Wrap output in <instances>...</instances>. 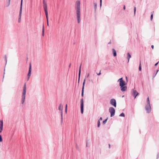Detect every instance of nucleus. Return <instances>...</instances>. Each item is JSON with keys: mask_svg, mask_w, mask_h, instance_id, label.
<instances>
[{"mask_svg": "<svg viewBox=\"0 0 159 159\" xmlns=\"http://www.w3.org/2000/svg\"><path fill=\"white\" fill-rule=\"evenodd\" d=\"M120 116L124 117L125 115L123 113H122L120 115Z\"/></svg>", "mask_w": 159, "mask_h": 159, "instance_id": "obj_28", "label": "nucleus"}, {"mask_svg": "<svg viewBox=\"0 0 159 159\" xmlns=\"http://www.w3.org/2000/svg\"><path fill=\"white\" fill-rule=\"evenodd\" d=\"M110 112L111 113V116H113L115 113V110H110Z\"/></svg>", "mask_w": 159, "mask_h": 159, "instance_id": "obj_14", "label": "nucleus"}, {"mask_svg": "<svg viewBox=\"0 0 159 159\" xmlns=\"http://www.w3.org/2000/svg\"><path fill=\"white\" fill-rule=\"evenodd\" d=\"M67 110H61V114L62 118V116L63 114L65 115L66 113Z\"/></svg>", "mask_w": 159, "mask_h": 159, "instance_id": "obj_13", "label": "nucleus"}, {"mask_svg": "<svg viewBox=\"0 0 159 159\" xmlns=\"http://www.w3.org/2000/svg\"><path fill=\"white\" fill-rule=\"evenodd\" d=\"M67 109V104H66V109Z\"/></svg>", "mask_w": 159, "mask_h": 159, "instance_id": "obj_43", "label": "nucleus"}, {"mask_svg": "<svg viewBox=\"0 0 159 159\" xmlns=\"http://www.w3.org/2000/svg\"><path fill=\"white\" fill-rule=\"evenodd\" d=\"M112 51L113 56L115 57H116V56L117 54L116 50L115 49L113 48L112 49Z\"/></svg>", "mask_w": 159, "mask_h": 159, "instance_id": "obj_16", "label": "nucleus"}, {"mask_svg": "<svg viewBox=\"0 0 159 159\" xmlns=\"http://www.w3.org/2000/svg\"><path fill=\"white\" fill-rule=\"evenodd\" d=\"M2 136L0 135V142H2Z\"/></svg>", "mask_w": 159, "mask_h": 159, "instance_id": "obj_31", "label": "nucleus"}, {"mask_svg": "<svg viewBox=\"0 0 159 159\" xmlns=\"http://www.w3.org/2000/svg\"><path fill=\"white\" fill-rule=\"evenodd\" d=\"M145 108V109H151V108L150 105V103H147V105L146 106Z\"/></svg>", "mask_w": 159, "mask_h": 159, "instance_id": "obj_15", "label": "nucleus"}, {"mask_svg": "<svg viewBox=\"0 0 159 159\" xmlns=\"http://www.w3.org/2000/svg\"><path fill=\"white\" fill-rule=\"evenodd\" d=\"M80 109H84V102L83 98L81 100Z\"/></svg>", "mask_w": 159, "mask_h": 159, "instance_id": "obj_12", "label": "nucleus"}, {"mask_svg": "<svg viewBox=\"0 0 159 159\" xmlns=\"http://www.w3.org/2000/svg\"><path fill=\"white\" fill-rule=\"evenodd\" d=\"M109 109H115L113 107H110Z\"/></svg>", "mask_w": 159, "mask_h": 159, "instance_id": "obj_36", "label": "nucleus"}, {"mask_svg": "<svg viewBox=\"0 0 159 159\" xmlns=\"http://www.w3.org/2000/svg\"><path fill=\"white\" fill-rule=\"evenodd\" d=\"M85 79H84V82L83 84V86L82 88V93H81V96L82 97L84 96V86L85 84Z\"/></svg>", "mask_w": 159, "mask_h": 159, "instance_id": "obj_8", "label": "nucleus"}, {"mask_svg": "<svg viewBox=\"0 0 159 159\" xmlns=\"http://www.w3.org/2000/svg\"><path fill=\"white\" fill-rule=\"evenodd\" d=\"M63 109V106L61 104H60L58 107V109Z\"/></svg>", "mask_w": 159, "mask_h": 159, "instance_id": "obj_21", "label": "nucleus"}, {"mask_svg": "<svg viewBox=\"0 0 159 159\" xmlns=\"http://www.w3.org/2000/svg\"><path fill=\"white\" fill-rule=\"evenodd\" d=\"M131 94L134 98H135L139 94V93L136 90L133 89L132 92L131 93Z\"/></svg>", "mask_w": 159, "mask_h": 159, "instance_id": "obj_5", "label": "nucleus"}, {"mask_svg": "<svg viewBox=\"0 0 159 159\" xmlns=\"http://www.w3.org/2000/svg\"><path fill=\"white\" fill-rule=\"evenodd\" d=\"M154 12V11H152L151 12V16L150 17L151 20L152 21V20L153 17V14Z\"/></svg>", "mask_w": 159, "mask_h": 159, "instance_id": "obj_19", "label": "nucleus"}, {"mask_svg": "<svg viewBox=\"0 0 159 159\" xmlns=\"http://www.w3.org/2000/svg\"><path fill=\"white\" fill-rule=\"evenodd\" d=\"M43 8L45 12L46 17L48 18V8L47 3L45 2V0H43Z\"/></svg>", "mask_w": 159, "mask_h": 159, "instance_id": "obj_4", "label": "nucleus"}, {"mask_svg": "<svg viewBox=\"0 0 159 159\" xmlns=\"http://www.w3.org/2000/svg\"><path fill=\"white\" fill-rule=\"evenodd\" d=\"M159 61H158L157 63H156L155 64V66H157V65H158V63H159Z\"/></svg>", "mask_w": 159, "mask_h": 159, "instance_id": "obj_34", "label": "nucleus"}, {"mask_svg": "<svg viewBox=\"0 0 159 159\" xmlns=\"http://www.w3.org/2000/svg\"><path fill=\"white\" fill-rule=\"evenodd\" d=\"M101 71L100 70L99 73H97V75H101Z\"/></svg>", "mask_w": 159, "mask_h": 159, "instance_id": "obj_35", "label": "nucleus"}, {"mask_svg": "<svg viewBox=\"0 0 159 159\" xmlns=\"http://www.w3.org/2000/svg\"><path fill=\"white\" fill-rule=\"evenodd\" d=\"M117 82L119 83V86L120 87L121 90L122 92H124L127 89L125 82L123 80V77H121L118 80Z\"/></svg>", "mask_w": 159, "mask_h": 159, "instance_id": "obj_2", "label": "nucleus"}, {"mask_svg": "<svg viewBox=\"0 0 159 159\" xmlns=\"http://www.w3.org/2000/svg\"><path fill=\"white\" fill-rule=\"evenodd\" d=\"M111 41H110L108 43V44H111Z\"/></svg>", "mask_w": 159, "mask_h": 159, "instance_id": "obj_44", "label": "nucleus"}, {"mask_svg": "<svg viewBox=\"0 0 159 159\" xmlns=\"http://www.w3.org/2000/svg\"><path fill=\"white\" fill-rule=\"evenodd\" d=\"M81 113L82 114H83L84 110H81Z\"/></svg>", "mask_w": 159, "mask_h": 159, "instance_id": "obj_40", "label": "nucleus"}, {"mask_svg": "<svg viewBox=\"0 0 159 159\" xmlns=\"http://www.w3.org/2000/svg\"><path fill=\"white\" fill-rule=\"evenodd\" d=\"M158 71H159L158 70H157V72H156V73L155 74V75H156V74H157V73L158 72Z\"/></svg>", "mask_w": 159, "mask_h": 159, "instance_id": "obj_41", "label": "nucleus"}, {"mask_svg": "<svg viewBox=\"0 0 159 159\" xmlns=\"http://www.w3.org/2000/svg\"><path fill=\"white\" fill-rule=\"evenodd\" d=\"M123 9L124 10H125V5H124L123 6Z\"/></svg>", "mask_w": 159, "mask_h": 159, "instance_id": "obj_38", "label": "nucleus"}, {"mask_svg": "<svg viewBox=\"0 0 159 159\" xmlns=\"http://www.w3.org/2000/svg\"><path fill=\"white\" fill-rule=\"evenodd\" d=\"M139 71H141V70L142 68H141V61H140V64L139 66Z\"/></svg>", "mask_w": 159, "mask_h": 159, "instance_id": "obj_23", "label": "nucleus"}, {"mask_svg": "<svg viewBox=\"0 0 159 159\" xmlns=\"http://www.w3.org/2000/svg\"><path fill=\"white\" fill-rule=\"evenodd\" d=\"M31 63H30V66H29V72L27 75V80H29L30 79V77L31 75Z\"/></svg>", "mask_w": 159, "mask_h": 159, "instance_id": "obj_6", "label": "nucleus"}, {"mask_svg": "<svg viewBox=\"0 0 159 159\" xmlns=\"http://www.w3.org/2000/svg\"><path fill=\"white\" fill-rule=\"evenodd\" d=\"M4 74H5V72H4V75L3 76V77H4Z\"/></svg>", "mask_w": 159, "mask_h": 159, "instance_id": "obj_46", "label": "nucleus"}, {"mask_svg": "<svg viewBox=\"0 0 159 159\" xmlns=\"http://www.w3.org/2000/svg\"><path fill=\"white\" fill-rule=\"evenodd\" d=\"M44 25H43V29H42V35L43 36H44Z\"/></svg>", "mask_w": 159, "mask_h": 159, "instance_id": "obj_18", "label": "nucleus"}, {"mask_svg": "<svg viewBox=\"0 0 159 159\" xmlns=\"http://www.w3.org/2000/svg\"><path fill=\"white\" fill-rule=\"evenodd\" d=\"M150 110H148V111H147V112L148 113H149V112H150Z\"/></svg>", "mask_w": 159, "mask_h": 159, "instance_id": "obj_42", "label": "nucleus"}, {"mask_svg": "<svg viewBox=\"0 0 159 159\" xmlns=\"http://www.w3.org/2000/svg\"><path fill=\"white\" fill-rule=\"evenodd\" d=\"M71 65V64H70V65H69V67H70V66Z\"/></svg>", "mask_w": 159, "mask_h": 159, "instance_id": "obj_45", "label": "nucleus"}, {"mask_svg": "<svg viewBox=\"0 0 159 159\" xmlns=\"http://www.w3.org/2000/svg\"><path fill=\"white\" fill-rule=\"evenodd\" d=\"M97 3H94V8L95 10V11L96 10V9L97 8Z\"/></svg>", "mask_w": 159, "mask_h": 159, "instance_id": "obj_22", "label": "nucleus"}, {"mask_svg": "<svg viewBox=\"0 0 159 159\" xmlns=\"http://www.w3.org/2000/svg\"><path fill=\"white\" fill-rule=\"evenodd\" d=\"M127 59L128 60V62H129V59L131 57V55H130V54L129 52L127 53Z\"/></svg>", "mask_w": 159, "mask_h": 159, "instance_id": "obj_17", "label": "nucleus"}, {"mask_svg": "<svg viewBox=\"0 0 159 159\" xmlns=\"http://www.w3.org/2000/svg\"><path fill=\"white\" fill-rule=\"evenodd\" d=\"M111 104L114 107H116V101L115 99H112L110 101Z\"/></svg>", "mask_w": 159, "mask_h": 159, "instance_id": "obj_7", "label": "nucleus"}, {"mask_svg": "<svg viewBox=\"0 0 159 159\" xmlns=\"http://www.w3.org/2000/svg\"><path fill=\"white\" fill-rule=\"evenodd\" d=\"M151 48H152V49H153L154 48V46L153 45H152L151 46Z\"/></svg>", "mask_w": 159, "mask_h": 159, "instance_id": "obj_39", "label": "nucleus"}, {"mask_svg": "<svg viewBox=\"0 0 159 159\" xmlns=\"http://www.w3.org/2000/svg\"><path fill=\"white\" fill-rule=\"evenodd\" d=\"M102 120V118L100 117V119L98 121V127H99L100 126V121H101Z\"/></svg>", "mask_w": 159, "mask_h": 159, "instance_id": "obj_20", "label": "nucleus"}, {"mask_svg": "<svg viewBox=\"0 0 159 159\" xmlns=\"http://www.w3.org/2000/svg\"><path fill=\"white\" fill-rule=\"evenodd\" d=\"M89 76V74L88 73L87 76H86V78H88Z\"/></svg>", "mask_w": 159, "mask_h": 159, "instance_id": "obj_33", "label": "nucleus"}, {"mask_svg": "<svg viewBox=\"0 0 159 159\" xmlns=\"http://www.w3.org/2000/svg\"><path fill=\"white\" fill-rule=\"evenodd\" d=\"M100 6L101 7L102 4V0H100Z\"/></svg>", "mask_w": 159, "mask_h": 159, "instance_id": "obj_32", "label": "nucleus"}, {"mask_svg": "<svg viewBox=\"0 0 159 159\" xmlns=\"http://www.w3.org/2000/svg\"><path fill=\"white\" fill-rule=\"evenodd\" d=\"M22 11V8H21V7H20V12H19V19H18V22L19 23H20L21 22Z\"/></svg>", "mask_w": 159, "mask_h": 159, "instance_id": "obj_9", "label": "nucleus"}, {"mask_svg": "<svg viewBox=\"0 0 159 159\" xmlns=\"http://www.w3.org/2000/svg\"><path fill=\"white\" fill-rule=\"evenodd\" d=\"M4 58L5 60V61L6 62V64H7V56L6 55H4Z\"/></svg>", "mask_w": 159, "mask_h": 159, "instance_id": "obj_24", "label": "nucleus"}, {"mask_svg": "<svg viewBox=\"0 0 159 159\" xmlns=\"http://www.w3.org/2000/svg\"><path fill=\"white\" fill-rule=\"evenodd\" d=\"M82 64H81L79 69V74H78V83H79L80 80V74H81V66Z\"/></svg>", "mask_w": 159, "mask_h": 159, "instance_id": "obj_11", "label": "nucleus"}, {"mask_svg": "<svg viewBox=\"0 0 159 159\" xmlns=\"http://www.w3.org/2000/svg\"><path fill=\"white\" fill-rule=\"evenodd\" d=\"M3 126V121L2 120H0V133H1L2 130Z\"/></svg>", "mask_w": 159, "mask_h": 159, "instance_id": "obj_10", "label": "nucleus"}, {"mask_svg": "<svg viewBox=\"0 0 159 159\" xmlns=\"http://www.w3.org/2000/svg\"><path fill=\"white\" fill-rule=\"evenodd\" d=\"M147 102L148 104L150 103L149 97H148L147 98Z\"/></svg>", "mask_w": 159, "mask_h": 159, "instance_id": "obj_25", "label": "nucleus"}, {"mask_svg": "<svg viewBox=\"0 0 159 159\" xmlns=\"http://www.w3.org/2000/svg\"><path fill=\"white\" fill-rule=\"evenodd\" d=\"M107 119L108 118H107V119H106V120L103 121L102 123L103 124H105L106 123Z\"/></svg>", "mask_w": 159, "mask_h": 159, "instance_id": "obj_26", "label": "nucleus"}, {"mask_svg": "<svg viewBox=\"0 0 159 159\" xmlns=\"http://www.w3.org/2000/svg\"><path fill=\"white\" fill-rule=\"evenodd\" d=\"M10 0H9V1H8V6H9L10 4Z\"/></svg>", "mask_w": 159, "mask_h": 159, "instance_id": "obj_37", "label": "nucleus"}, {"mask_svg": "<svg viewBox=\"0 0 159 159\" xmlns=\"http://www.w3.org/2000/svg\"><path fill=\"white\" fill-rule=\"evenodd\" d=\"M75 8L76 10L77 22L78 23H79L80 21V1L77 0L76 1Z\"/></svg>", "mask_w": 159, "mask_h": 159, "instance_id": "obj_1", "label": "nucleus"}, {"mask_svg": "<svg viewBox=\"0 0 159 159\" xmlns=\"http://www.w3.org/2000/svg\"><path fill=\"white\" fill-rule=\"evenodd\" d=\"M26 83H25L24 85L23 89L22 92V95L21 99V103L23 104L25 102V96L26 92Z\"/></svg>", "mask_w": 159, "mask_h": 159, "instance_id": "obj_3", "label": "nucleus"}, {"mask_svg": "<svg viewBox=\"0 0 159 159\" xmlns=\"http://www.w3.org/2000/svg\"><path fill=\"white\" fill-rule=\"evenodd\" d=\"M136 11V7H134V15L135 16Z\"/></svg>", "mask_w": 159, "mask_h": 159, "instance_id": "obj_27", "label": "nucleus"}, {"mask_svg": "<svg viewBox=\"0 0 159 159\" xmlns=\"http://www.w3.org/2000/svg\"><path fill=\"white\" fill-rule=\"evenodd\" d=\"M22 2H23V0H21L20 5V7H21V8H22Z\"/></svg>", "mask_w": 159, "mask_h": 159, "instance_id": "obj_30", "label": "nucleus"}, {"mask_svg": "<svg viewBox=\"0 0 159 159\" xmlns=\"http://www.w3.org/2000/svg\"><path fill=\"white\" fill-rule=\"evenodd\" d=\"M46 17V19H47V25L48 26L49 25H48V18H47V17Z\"/></svg>", "mask_w": 159, "mask_h": 159, "instance_id": "obj_29", "label": "nucleus"}]
</instances>
